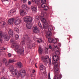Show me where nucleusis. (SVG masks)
I'll use <instances>...</instances> for the list:
<instances>
[{"mask_svg": "<svg viewBox=\"0 0 79 79\" xmlns=\"http://www.w3.org/2000/svg\"><path fill=\"white\" fill-rule=\"evenodd\" d=\"M54 67L55 69V72L57 74L58 73L60 72V69L57 67V66H58V62H55L54 64Z\"/></svg>", "mask_w": 79, "mask_h": 79, "instance_id": "7", "label": "nucleus"}, {"mask_svg": "<svg viewBox=\"0 0 79 79\" xmlns=\"http://www.w3.org/2000/svg\"><path fill=\"white\" fill-rule=\"evenodd\" d=\"M45 2H46V0H41V6L42 8H44L46 6H47V4Z\"/></svg>", "mask_w": 79, "mask_h": 79, "instance_id": "11", "label": "nucleus"}, {"mask_svg": "<svg viewBox=\"0 0 79 79\" xmlns=\"http://www.w3.org/2000/svg\"><path fill=\"white\" fill-rule=\"evenodd\" d=\"M62 77L61 75L59 74H55L54 79H60Z\"/></svg>", "mask_w": 79, "mask_h": 79, "instance_id": "10", "label": "nucleus"}, {"mask_svg": "<svg viewBox=\"0 0 79 79\" xmlns=\"http://www.w3.org/2000/svg\"><path fill=\"white\" fill-rule=\"evenodd\" d=\"M48 26V24L47 28L44 29H48L49 31L47 32V34L48 36L50 37V36L52 35V34L51 31H52L53 30V27H52V26L51 25Z\"/></svg>", "mask_w": 79, "mask_h": 79, "instance_id": "4", "label": "nucleus"}, {"mask_svg": "<svg viewBox=\"0 0 79 79\" xmlns=\"http://www.w3.org/2000/svg\"><path fill=\"white\" fill-rule=\"evenodd\" d=\"M1 79H6L4 77H2Z\"/></svg>", "mask_w": 79, "mask_h": 79, "instance_id": "53", "label": "nucleus"}, {"mask_svg": "<svg viewBox=\"0 0 79 79\" xmlns=\"http://www.w3.org/2000/svg\"><path fill=\"white\" fill-rule=\"evenodd\" d=\"M26 40H24V38L22 39V41L21 42V44L23 45H25V44L26 43V42H25Z\"/></svg>", "mask_w": 79, "mask_h": 79, "instance_id": "26", "label": "nucleus"}, {"mask_svg": "<svg viewBox=\"0 0 79 79\" xmlns=\"http://www.w3.org/2000/svg\"><path fill=\"white\" fill-rule=\"evenodd\" d=\"M35 64L36 65L37 63Z\"/></svg>", "mask_w": 79, "mask_h": 79, "instance_id": "60", "label": "nucleus"}, {"mask_svg": "<svg viewBox=\"0 0 79 79\" xmlns=\"http://www.w3.org/2000/svg\"><path fill=\"white\" fill-rule=\"evenodd\" d=\"M9 62V63H13V62H15V60H14V59H10Z\"/></svg>", "mask_w": 79, "mask_h": 79, "instance_id": "36", "label": "nucleus"}, {"mask_svg": "<svg viewBox=\"0 0 79 79\" xmlns=\"http://www.w3.org/2000/svg\"><path fill=\"white\" fill-rule=\"evenodd\" d=\"M17 65L20 68H23V64L21 62H19L17 63Z\"/></svg>", "mask_w": 79, "mask_h": 79, "instance_id": "17", "label": "nucleus"}, {"mask_svg": "<svg viewBox=\"0 0 79 79\" xmlns=\"http://www.w3.org/2000/svg\"><path fill=\"white\" fill-rule=\"evenodd\" d=\"M15 21V19L14 18L9 19L8 21L9 24H13Z\"/></svg>", "mask_w": 79, "mask_h": 79, "instance_id": "14", "label": "nucleus"}, {"mask_svg": "<svg viewBox=\"0 0 79 79\" xmlns=\"http://www.w3.org/2000/svg\"><path fill=\"white\" fill-rule=\"evenodd\" d=\"M22 1L23 3H26V1H27V0H22Z\"/></svg>", "mask_w": 79, "mask_h": 79, "instance_id": "50", "label": "nucleus"}, {"mask_svg": "<svg viewBox=\"0 0 79 79\" xmlns=\"http://www.w3.org/2000/svg\"><path fill=\"white\" fill-rule=\"evenodd\" d=\"M8 34L10 35H13V30L11 29H10L9 30Z\"/></svg>", "mask_w": 79, "mask_h": 79, "instance_id": "25", "label": "nucleus"}, {"mask_svg": "<svg viewBox=\"0 0 79 79\" xmlns=\"http://www.w3.org/2000/svg\"><path fill=\"white\" fill-rule=\"evenodd\" d=\"M39 52L40 54H42L43 52V50L40 46H39Z\"/></svg>", "mask_w": 79, "mask_h": 79, "instance_id": "19", "label": "nucleus"}, {"mask_svg": "<svg viewBox=\"0 0 79 79\" xmlns=\"http://www.w3.org/2000/svg\"><path fill=\"white\" fill-rule=\"evenodd\" d=\"M21 22V19H18L15 21L14 24H15V25L17 26L18 25H19V24Z\"/></svg>", "mask_w": 79, "mask_h": 79, "instance_id": "12", "label": "nucleus"}, {"mask_svg": "<svg viewBox=\"0 0 79 79\" xmlns=\"http://www.w3.org/2000/svg\"><path fill=\"white\" fill-rule=\"evenodd\" d=\"M40 70H43L45 69V67L44 66V64H41L40 65Z\"/></svg>", "mask_w": 79, "mask_h": 79, "instance_id": "20", "label": "nucleus"}, {"mask_svg": "<svg viewBox=\"0 0 79 79\" xmlns=\"http://www.w3.org/2000/svg\"><path fill=\"white\" fill-rule=\"evenodd\" d=\"M19 39V35H16L15 36V39L16 40H18Z\"/></svg>", "mask_w": 79, "mask_h": 79, "instance_id": "38", "label": "nucleus"}, {"mask_svg": "<svg viewBox=\"0 0 79 79\" xmlns=\"http://www.w3.org/2000/svg\"><path fill=\"white\" fill-rule=\"evenodd\" d=\"M15 11H13V10H11L10 11H9L8 13V15H12L13 13H15Z\"/></svg>", "mask_w": 79, "mask_h": 79, "instance_id": "27", "label": "nucleus"}, {"mask_svg": "<svg viewBox=\"0 0 79 79\" xmlns=\"http://www.w3.org/2000/svg\"><path fill=\"white\" fill-rule=\"evenodd\" d=\"M3 37H0V42H1V43H3Z\"/></svg>", "mask_w": 79, "mask_h": 79, "instance_id": "37", "label": "nucleus"}, {"mask_svg": "<svg viewBox=\"0 0 79 79\" xmlns=\"http://www.w3.org/2000/svg\"><path fill=\"white\" fill-rule=\"evenodd\" d=\"M35 4H37V1H35Z\"/></svg>", "mask_w": 79, "mask_h": 79, "instance_id": "54", "label": "nucleus"}, {"mask_svg": "<svg viewBox=\"0 0 79 79\" xmlns=\"http://www.w3.org/2000/svg\"><path fill=\"white\" fill-rule=\"evenodd\" d=\"M14 1H16L17 0H14Z\"/></svg>", "mask_w": 79, "mask_h": 79, "instance_id": "59", "label": "nucleus"}, {"mask_svg": "<svg viewBox=\"0 0 79 79\" xmlns=\"http://www.w3.org/2000/svg\"><path fill=\"white\" fill-rule=\"evenodd\" d=\"M35 66L36 67V68H37V65H36L35 64Z\"/></svg>", "mask_w": 79, "mask_h": 79, "instance_id": "58", "label": "nucleus"}, {"mask_svg": "<svg viewBox=\"0 0 79 79\" xmlns=\"http://www.w3.org/2000/svg\"><path fill=\"white\" fill-rule=\"evenodd\" d=\"M10 41L12 44H15V40L13 39H11L10 40Z\"/></svg>", "mask_w": 79, "mask_h": 79, "instance_id": "32", "label": "nucleus"}, {"mask_svg": "<svg viewBox=\"0 0 79 79\" xmlns=\"http://www.w3.org/2000/svg\"><path fill=\"white\" fill-rule=\"evenodd\" d=\"M4 40L6 41H8L10 40V37L7 35H4Z\"/></svg>", "mask_w": 79, "mask_h": 79, "instance_id": "15", "label": "nucleus"}, {"mask_svg": "<svg viewBox=\"0 0 79 79\" xmlns=\"http://www.w3.org/2000/svg\"><path fill=\"white\" fill-rule=\"evenodd\" d=\"M29 18H30V19H29L28 22H30V23H31V22L32 21V18L31 17L29 16Z\"/></svg>", "mask_w": 79, "mask_h": 79, "instance_id": "31", "label": "nucleus"}, {"mask_svg": "<svg viewBox=\"0 0 79 79\" xmlns=\"http://www.w3.org/2000/svg\"><path fill=\"white\" fill-rule=\"evenodd\" d=\"M1 66H2V63H1L0 60V67Z\"/></svg>", "mask_w": 79, "mask_h": 79, "instance_id": "55", "label": "nucleus"}, {"mask_svg": "<svg viewBox=\"0 0 79 79\" xmlns=\"http://www.w3.org/2000/svg\"><path fill=\"white\" fill-rule=\"evenodd\" d=\"M8 57H11V54L10 53H9L8 54Z\"/></svg>", "mask_w": 79, "mask_h": 79, "instance_id": "49", "label": "nucleus"}, {"mask_svg": "<svg viewBox=\"0 0 79 79\" xmlns=\"http://www.w3.org/2000/svg\"><path fill=\"white\" fill-rule=\"evenodd\" d=\"M37 42H38V43H40V42H42V40L40 39V40H37Z\"/></svg>", "mask_w": 79, "mask_h": 79, "instance_id": "44", "label": "nucleus"}, {"mask_svg": "<svg viewBox=\"0 0 79 79\" xmlns=\"http://www.w3.org/2000/svg\"><path fill=\"white\" fill-rule=\"evenodd\" d=\"M29 19H31L29 18V16H26L24 18V20L25 23H27L29 21Z\"/></svg>", "mask_w": 79, "mask_h": 79, "instance_id": "16", "label": "nucleus"}, {"mask_svg": "<svg viewBox=\"0 0 79 79\" xmlns=\"http://www.w3.org/2000/svg\"><path fill=\"white\" fill-rule=\"evenodd\" d=\"M22 8L23 10H26L27 11L29 10V7H27V6L26 5H22Z\"/></svg>", "mask_w": 79, "mask_h": 79, "instance_id": "13", "label": "nucleus"}, {"mask_svg": "<svg viewBox=\"0 0 79 79\" xmlns=\"http://www.w3.org/2000/svg\"><path fill=\"white\" fill-rule=\"evenodd\" d=\"M41 20L43 23H44L43 25L44 29H47L48 27V23H47L46 19L44 18V16H41Z\"/></svg>", "mask_w": 79, "mask_h": 79, "instance_id": "3", "label": "nucleus"}, {"mask_svg": "<svg viewBox=\"0 0 79 79\" xmlns=\"http://www.w3.org/2000/svg\"><path fill=\"white\" fill-rule=\"evenodd\" d=\"M38 25L39 27H42V25H41V24L40 23H39Z\"/></svg>", "mask_w": 79, "mask_h": 79, "instance_id": "45", "label": "nucleus"}, {"mask_svg": "<svg viewBox=\"0 0 79 79\" xmlns=\"http://www.w3.org/2000/svg\"><path fill=\"white\" fill-rule=\"evenodd\" d=\"M20 13L22 16H24L25 15V12H24V10H20Z\"/></svg>", "mask_w": 79, "mask_h": 79, "instance_id": "21", "label": "nucleus"}, {"mask_svg": "<svg viewBox=\"0 0 79 79\" xmlns=\"http://www.w3.org/2000/svg\"><path fill=\"white\" fill-rule=\"evenodd\" d=\"M0 20H1V19H0Z\"/></svg>", "mask_w": 79, "mask_h": 79, "instance_id": "61", "label": "nucleus"}, {"mask_svg": "<svg viewBox=\"0 0 79 79\" xmlns=\"http://www.w3.org/2000/svg\"><path fill=\"white\" fill-rule=\"evenodd\" d=\"M44 10L47 11V10H48V7L46 6L44 7Z\"/></svg>", "mask_w": 79, "mask_h": 79, "instance_id": "35", "label": "nucleus"}, {"mask_svg": "<svg viewBox=\"0 0 79 79\" xmlns=\"http://www.w3.org/2000/svg\"><path fill=\"white\" fill-rule=\"evenodd\" d=\"M39 16H36L35 19H36V21H38V20H39Z\"/></svg>", "mask_w": 79, "mask_h": 79, "instance_id": "40", "label": "nucleus"}, {"mask_svg": "<svg viewBox=\"0 0 79 79\" xmlns=\"http://www.w3.org/2000/svg\"><path fill=\"white\" fill-rule=\"evenodd\" d=\"M10 71H13L14 70V67L13 66L10 67L9 68Z\"/></svg>", "mask_w": 79, "mask_h": 79, "instance_id": "39", "label": "nucleus"}, {"mask_svg": "<svg viewBox=\"0 0 79 79\" xmlns=\"http://www.w3.org/2000/svg\"><path fill=\"white\" fill-rule=\"evenodd\" d=\"M31 2H35V0H31Z\"/></svg>", "mask_w": 79, "mask_h": 79, "instance_id": "56", "label": "nucleus"}, {"mask_svg": "<svg viewBox=\"0 0 79 79\" xmlns=\"http://www.w3.org/2000/svg\"><path fill=\"white\" fill-rule=\"evenodd\" d=\"M31 9L33 11H35L37 10L36 8L35 7H32Z\"/></svg>", "mask_w": 79, "mask_h": 79, "instance_id": "29", "label": "nucleus"}, {"mask_svg": "<svg viewBox=\"0 0 79 79\" xmlns=\"http://www.w3.org/2000/svg\"><path fill=\"white\" fill-rule=\"evenodd\" d=\"M0 24L2 25V27H5V25L6 24V23L2 21L0 22Z\"/></svg>", "mask_w": 79, "mask_h": 79, "instance_id": "28", "label": "nucleus"}, {"mask_svg": "<svg viewBox=\"0 0 79 79\" xmlns=\"http://www.w3.org/2000/svg\"><path fill=\"white\" fill-rule=\"evenodd\" d=\"M55 43H54V46L55 47V48H58V45L56 44V42H57V40L55 39L54 40Z\"/></svg>", "mask_w": 79, "mask_h": 79, "instance_id": "24", "label": "nucleus"}, {"mask_svg": "<svg viewBox=\"0 0 79 79\" xmlns=\"http://www.w3.org/2000/svg\"><path fill=\"white\" fill-rule=\"evenodd\" d=\"M22 39H24L23 40H27V42H31V40L29 39V38L27 34H25L24 37Z\"/></svg>", "mask_w": 79, "mask_h": 79, "instance_id": "9", "label": "nucleus"}, {"mask_svg": "<svg viewBox=\"0 0 79 79\" xmlns=\"http://www.w3.org/2000/svg\"><path fill=\"white\" fill-rule=\"evenodd\" d=\"M16 50H15V52H17L18 53H19L20 55H23L24 53V49L23 48H21L20 46L17 45L15 46Z\"/></svg>", "mask_w": 79, "mask_h": 79, "instance_id": "1", "label": "nucleus"}, {"mask_svg": "<svg viewBox=\"0 0 79 79\" xmlns=\"http://www.w3.org/2000/svg\"><path fill=\"white\" fill-rule=\"evenodd\" d=\"M3 62L4 63H6V62H7V61L6 60V59H4L3 60Z\"/></svg>", "mask_w": 79, "mask_h": 79, "instance_id": "43", "label": "nucleus"}, {"mask_svg": "<svg viewBox=\"0 0 79 79\" xmlns=\"http://www.w3.org/2000/svg\"><path fill=\"white\" fill-rule=\"evenodd\" d=\"M28 4L29 5H31V1H29L28 2Z\"/></svg>", "mask_w": 79, "mask_h": 79, "instance_id": "46", "label": "nucleus"}, {"mask_svg": "<svg viewBox=\"0 0 79 79\" xmlns=\"http://www.w3.org/2000/svg\"><path fill=\"white\" fill-rule=\"evenodd\" d=\"M41 58L42 60L45 64H47V63H51V60L48 56H42Z\"/></svg>", "mask_w": 79, "mask_h": 79, "instance_id": "2", "label": "nucleus"}, {"mask_svg": "<svg viewBox=\"0 0 79 79\" xmlns=\"http://www.w3.org/2000/svg\"><path fill=\"white\" fill-rule=\"evenodd\" d=\"M26 71L24 70H22L19 71L18 74V77H19V76L21 77H24L26 75Z\"/></svg>", "mask_w": 79, "mask_h": 79, "instance_id": "5", "label": "nucleus"}, {"mask_svg": "<svg viewBox=\"0 0 79 79\" xmlns=\"http://www.w3.org/2000/svg\"><path fill=\"white\" fill-rule=\"evenodd\" d=\"M35 70H33L32 71V73H35Z\"/></svg>", "mask_w": 79, "mask_h": 79, "instance_id": "51", "label": "nucleus"}, {"mask_svg": "<svg viewBox=\"0 0 79 79\" xmlns=\"http://www.w3.org/2000/svg\"><path fill=\"white\" fill-rule=\"evenodd\" d=\"M35 75L34 74L32 75L31 76V79H35Z\"/></svg>", "mask_w": 79, "mask_h": 79, "instance_id": "34", "label": "nucleus"}, {"mask_svg": "<svg viewBox=\"0 0 79 79\" xmlns=\"http://www.w3.org/2000/svg\"><path fill=\"white\" fill-rule=\"evenodd\" d=\"M32 47H36V44H33L32 45Z\"/></svg>", "mask_w": 79, "mask_h": 79, "instance_id": "48", "label": "nucleus"}, {"mask_svg": "<svg viewBox=\"0 0 79 79\" xmlns=\"http://www.w3.org/2000/svg\"><path fill=\"white\" fill-rule=\"evenodd\" d=\"M55 54L56 55L53 56V59L54 61H57L59 60V57L58 56L59 55V51H58L56 52Z\"/></svg>", "mask_w": 79, "mask_h": 79, "instance_id": "6", "label": "nucleus"}, {"mask_svg": "<svg viewBox=\"0 0 79 79\" xmlns=\"http://www.w3.org/2000/svg\"><path fill=\"white\" fill-rule=\"evenodd\" d=\"M3 33H2V31H0V35L1 37H3Z\"/></svg>", "mask_w": 79, "mask_h": 79, "instance_id": "42", "label": "nucleus"}, {"mask_svg": "<svg viewBox=\"0 0 79 79\" xmlns=\"http://www.w3.org/2000/svg\"><path fill=\"white\" fill-rule=\"evenodd\" d=\"M48 40L50 43H55V40L51 38L48 39Z\"/></svg>", "mask_w": 79, "mask_h": 79, "instance_id": "22", "label": "nucleus"}, {"mask_svg": "<svg viewBox=\"0 0 79 79\" xmlns=\"http://www.w3.org/2000/svg\"><path fill=\"white\" fill-rule=\"evenodd\" d=\"M28 47L29 48H32V44H28Z\"/></svg>", "mask_w": 79, "mask_h": 79, "instance_id": "33", "label": "nucleus"}, {"mask_svg": "<svg viewBox=\"0 0 79 79\" xmlns=\"http://www.w3.org/2000/svg\"><path fill=\"white\" fill-rule=\"evenodd\" d=\"M26 26L27 29H31V27L32 26V25L30 23H29L27 24Z\"/></svg>", "mask_w": 79, "mask_h": 79, "instance_id": "18", "label": "nucleus"}, {"mask_svg": "<svg viewBox=\"0 0 79 79\" xmlns=\"http://www.w3.org/2000/svg\"><path fill=\"white\" fill-rule=\"evenodd\" d=\"M5 2H6V1H8V0H3Z\"/></svg>", "mask_w": 79, "mask_h": 79, "instance_id": "57", "label": "nucleus"}, {"mask_svg": "<svg viewBox=\"0 0 79 79\" xmlns=\"http://www.w3.org/2000/svg\"><path fill=\"white\" fill-rule=\"evenodd\" d=\"M33 32L35 34L40 32V31L39 30L38 28H37V26H33Z\"/></svg>", "mask_w": 79, "mask_h": 79, "instance_id": "8", "label": "nucleus"}, {"mask_svg": "<svg viewBox=\"0 0 79 79\" xmlns=\"http://www.w3.org/2000/svg\"><path fill=\"white\" fill-rule=\"evenodd\" d=\"M14 29L15 30V31H16L17 32H19V29L18 28L16 27H14Z\"/></svg>", "mask_w": 79, "mask_h": 79, "instance_id": "30", "label": "nucleus"}, {"mask_svg": "<svg viewBox=\"0 0 79 79\" xmlns=\"http://www.w3.org/2000/svg\"><path fill=\"white\" fill-rule=\"evenodd\" d=\"M18 73V70L16 69H15L13 72L12 73V74L14 75V76H15L16 75H17V74Z\"/></svg>", "mask_w": 79, "mask_h": 79, "instance_id": "23", "label": "nucleus"}, {"mask_svg": "<svg viewBox=\"0 0 79 79\" xmlns=\"http://www.w3.org/2000/svg\"><path fill=\"white\" fill-rule=\"evenodd\" d=\"M5 63V64L6 66H8V64H9V62H6Z\"/></svg>", "mask_w": 79, "mask_h": 79, "instance_id": "47", "label": "nucleus"}, {"mask_svg": "<svg viewBox=\"0 0 79 79\" xmlns=\"http://www.w3.org/2000/svg\"><path fill=\"white\" fill-rule=\"evenodd\" d=\"M49 48L50 49H51L52 48V46L49 45Z\"/></svg>", "mask_w": 79, "mask_h": 79, "instance_id": "52", "label": "nucleus"}, {"mask_svg": "<svg viewBox=\"0 0 79 79\" xmlns=\"http://www.w3.org/2000/svg\"><path fill=\"white\" fill-rule=\"evenodd\" d=\"M0 50H5V48H4L3 47H0Z\"/></svg>", "mask_w": 79, "mask_h": 79, "instance_id": "41", "label": "nucleus"}]
</instances>
